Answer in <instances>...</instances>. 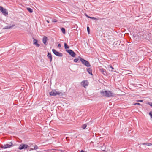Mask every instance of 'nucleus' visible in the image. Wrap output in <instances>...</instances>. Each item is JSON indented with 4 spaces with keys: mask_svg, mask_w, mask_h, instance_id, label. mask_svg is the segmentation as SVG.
I'll return each mask as SVG.
<instances>
[{
    "mask_svg": "<svg viewBox=\"0 0 152 152\" xmlns=\"http://www.w3.org/2000/svg\"><path fill=\"white\" fill-rule=\"evenodd\" d=\"M100 149L103 151H105V150L106 149V146L104 145H103L102 146H100Z\"/></svg>",
    "mask_w": 152,
    "mask_h": 152,
    "instance_id": "dca6fc26",
    "label": "nucleus"
},
{
    "mask_svg": "<svg viewBox=\"0 0 152 152\" xmlns=\"http://www.w3.org/2000/svg\"><path fill=\"white\" fill-rule=\"evenodd\" d=\"M49 94L50 96H56L57 95H62V93L59 91H56L55 90L54 91H52L49 92Z\"/></svg>",
    "mask_w": 152,
    "mask_h": 152,
    "instance_id": "7ed1b4c3",
    "label": "nucleus"
},
{
    "mask_svg": "<svg viewBox=\"0 0 152 152\" xmlns=\"http://www.w3.org/2000/svg\"><path fill=\"white\" fill-rule=\"evenodd\" d=\"M87 31L88 32V33L89 34H90V31L89 27L88 26H87Z\"/></svg>",
    "mask_w": 152,
    "mask_h": 152,
    "instance_id": "b1692460",
    "label": "nucleus"
},
{
    "mask_svg": "<svg viewBox=\"0 0 152 152\" xmlns=\"http://www.w3.org/2000/svg\"><path fill=\"white\" fill-rule=\"evenodd\" d=\"M13 146L14 145L13 144V142L11 141L10 142V144H6L4 145L2 147V148L4 149H6L8 148L11 147Z\"/></svg>",
    "mask_w": 152,
    "mask_h": 152,
    "instance_id": "0eeeda50",
    "label": "nucleus"
},
{
    "mask_svg": "<svg viewBox=\"0 0 152 152\" xmlns=\"http://www.w3.org/2000/svg\"><path fill=\"white\" fill-rule=\"evenodd\" d=\"M0 11L5 16H6L8 15V12L7 11V10L6 9L4 8L1 6H0Z\"/></svg>",
    "mask_w": 152,
    "mask_h": 152,
    "instance_id": "20e7f679",
    "label": "nucleus"
},
{
    "mask_svg": "<svg viewBox=\"0 0 152 152\" xmlns=\"http://www.w3.org/2000/svg\"><path fill=\"white\" fill-rule=\"evenodd\" d=\"M79 59V58H75L74 60V61L75 63H77L78 62Z\"/></svg>",
    "mask_w": 152,
    "mask_h": 152,
    "instance_id": "5701e85b",
    "label": "nucleus"
},
{
    "mask_svg": "<svg viewBox=\"0 0 152 152\" xmlns=\"http://www.w3.org/2000/svg\"><path fill=\"white\" fill-rule=\"evenodd\" d=\"M38 148V146L36 145H35L34 147V150H36Z\"/></svg>",
    "mask_w": 152,
    "mask_h": 152,
    "instance_id": "cd10ccee",
    "label": "nucleus"
},
{
    "mask_svg": "<svg viewBox=\"0 0 152 152\" xmlns=\"http://www.w3.org/2000/svg\"><path fill=\"white\" fill-rule=\"evenodd\" d=\"M137 101L138 102H142V100H137Z\"/></svg>",
    "mask_w": 152,
    "mask_h": 152,
    "instance_id": "2f4dec72",
    "label": "nucleus"
},
{
    "mask_svg": "<svg viewBox=\"0 0 152 152\" xmlns=\"http://www.w3.org/2000/svg\"><path fill=\"white\" fill-rule=\"evenodd\" d=\"M114 69V68L111 65H110L109 66V71L112 72L113 71V70Z\"/></svg>",
    "mask_w": 152,
    "mask_h": 152,
    "instance_id": "aec40b11",
    "label": "nucleus"
},
{
    "mask_svg": "<svg viewBox=\"0 0 152 152\" xmlns=\"http://www.w3.org/2000/svg\"><path fill=\"white\" fill-rule=\"evenodd\" d=\"M149 105H150L151 106V107H152V102H148V104Z\"/></svg>",
    "mask_w": 152,
    "mask_h": 152,
    "instance_id": "c756f323",
    "label": "nucleus"
},
{
    "mask_svg": "<svg viewBox=\"0 0 152 152\" xmlns=\"http://www.w3.org/2000/svg\"><path fill=\"white\" fill-rule=\"evenodd\" d=\"M133 105H140V104L139 103H135Z\"/></svg>",
    "mask_w": 152,
    "mask_h": 152,
    "instance_id": "c85d7f7f",
    "label": "nucleus"
},
{
    "mask_svg": "<svg viewBox=\"0 0 152 152\" xmlns=\"http://www.w3.org/2000/svg\"><path fill=\"white\" fill-rule=\"evenodd\" d=\"M86 70L89 74L92 76L93 75L92 73V70L91 68L88 67L86 68Z\"/></svg>",
    "mask_w": 152,
    "mask_h": 152,
    "instance_id": "ddd939ff",
    "label": "nucleus"
},
{
    "mask_svg": "<svg viewBox=\"0 0 152 152\" xmlns=\"http://www.w3.org/2000/svg\"><path fill=\"white\" fill-rule=\"evenodd\" d=\"M87 127V125L86 124H83L82 126L83 129H85Z\"/></svg>",
    "mask_w": 152,
    "mask_h": 152,
    "instance_id": "4be33fe9",
    "label": "nucleus"
},
{
    "mask_svg": "<svg viewBox=\"0 0 152 152\" xmlns=\"http://www.w3.org/2000/svg\"><path fill=\"white\" fill-rule=\"evenodd\" d=\"M101 95L103 96L110 97L115 96V94L109 91L102 90L100 91Z\"/></svg>",
    "mask_w": 152,
    "mask_h": 152,
    "instance_id": "f257e3e1",
    "label": "nucleus"
},
{
    "mask_svg": "<svg viewBox=\"0 0 152 152\" xmlns=\"http://www.w3.org/2000/svg\"><path fill=\"white\" fill-rule=\"evenodd\" d=\"M27 10L30 13H32L33 12V10L30 8H27Z\"/></svg>",
    "mask_w": 152,
    "mask_h": 152,
    "instance_id": "f3484780",
    "label": "nucleus"
},
{
    "mask_svg": "<svg viewBox=\"0 0 152 152\" xmlns=\"http://www.w3.org/2000/svg\"><path fill=\"white\" fill-rule=\"evenodd\" d=\"M52 51L53 53L57 56L61 57L63 56V54L62 53L57 51L54 49H53L52 50Z\"/></svg>",
    "mask_w": 152,
    "mask_h": 152,
    "instance_id": "423d86ee",
    "label": "nucleus"
},
{
    "mask_svg": "<svg viewBox=\"0 0 152 152\" xmlns=\"http://www.w3.org/2000/svg\"><path fill=\"white\" fill-rule=\"evenodd\" d=\"M100 72L104 75L106 76L107 75V73L106 70L103 68H102L100 69Z\"/></svg>",
    "mask_w": 152,
    "mask_h": 152,
    "instance_id": "f8f14e48",
    "label": "nucleus"
},
{
    "mask_svg": "<svg viewBox=\"0 0 152 152\" xmlns=\"http://www.w3.org/2000/svg\"><path fill=\"white\" fill-rule=\"evenodd\" d=\"M78 58L80 59V61L83 65L87 67L91 66V64L88 61L82 58L79 56H78Z\"/></svg>",
    "mask_w": 152,
    "mask_h": 152,
    "instance_id": "f03ea898",
    "label": "nucleus"
},
{
    "mask_svg": "<svg viewBox=\"0 0 152 152\" xmlns=\"http://www.w3.org/2000/svg\"><path fill=\"white\" fill-rule=\"evenodd\" d=\"M85 15L88 18H89V17H91L88 16V15H87L86 14H85Z\"/></svg>",
    "mask_w": 152,
    "mask_h": 152,
    "instance_id": "473e14b6",
    "label": "nucleus"
},
{
    "mask_svg": "<svg viewBox=\"0 0 152 152\" xmlns=\"http://www.w3.org/2000/svg\"><path fill=\"white\" fill-rule=\"evenodd\" d=\"M149 114L151 118L152 119V111H150L149 113Z\"/></svg>",
    "mask_w": 152,
    "mask_h": 152,
    "instance_id": "a878e982",
    "label": "nucleus"
},
{
    "mask_svg": "<svg viewBox=\"0 0 152 152\" xmlns=\"http://www.w3.org/2000/svg\"><path fill=\"white\" fill-rule=\"evenodd\" d=\"M89 18H91V19H94V20H97V19L96 18L94 17H89Z\"/></svg>",
    "mask_w": 152,
    "mask_h": 152,
    "instance_id": "bb28decb",
    "label": "nucleus"
},
{
    "mask_svg": "<svg viewBox=\"0 0 152 152\" xmlns=\"http://www.w3.org/2000/svg\"><path fill=\"white\" fill-rule=\"evenodd\" d=\"M80 152H85L83 150H81Z\"/></svg>",
    "mask_w": 152,
    "mask_h": 152,
    "instance_id": "f704fd0d",
    "label": "nucleus"
},
{
    "mask_svg": "<svg viewBox=\"0 0 152 152\" xmlns=\"http://www.w3.org/2000/svg\"><path fill=\"white\" fill-rule=\"evenodd\" d=\"M142 144V145H146L148 146H150L152 145V143H142V144Z\"/></svg>",
    "mask_w": 152,
    "mask_h": 152,
    "instance_id": "6ab92c4d",
    "label": "nucleus"
},
{
    "mask_svg": "<svg viewBox=\"0 0 152 152\" xmlns=\"http://www.w3.org/2000/svg\"><path fill=\"white\" fill-rule=\"evenodd\" d=\"M48 40V38L46 36H44L42 39L43 43L45 45H47V41Z\"/></svg>",
    "mask_w": 152,
    "mask_h": 152,
    "instance_id": "9b49d317",
    "label": "nucleus"
},
{
    "mask_svg": "<svg viewBox=\"0 0 152 152\" xmlns=\"http://www.w3.org/2000/svg\"><path fill=\"white\" fill-rule=\"evenodd\" d=\"M33 44L34 45L37 47H39L40 46V45L38 43V41L34 39V38H33Z\"/></svg>",
    "mask_w": 152,
    "mask_h": 152,
    "instance_id": "9d476101",
    "label": "nucleus"
},
{
    "mask_svg": "<svg viewBox=\"0 0 152 152\" xmlns=\"http://www.w3.org/2000/svg\"><path fill=\"white\" fill-rule=\"evenodd\" d=\"M61 30L64 34H65V30L64 28H61Z\"/></svg>",
    "mask_w": 152,
    "mask_h": 152,
    "instance_id": "412c9836",
    "label": "nucleus"
},
{
    "mask_svg": "<svg viewBox=\"0 0 152 152\" xmlns=\"http://www.w3.org/2000/svg\"><path fill=\"white\" fill-rule=\"evenodd\" d=\"M64 48L65 49H66L69 48V47L67 45V44L66 43H64Z\"/></svg>",
    "mask_w": 152,
    "mask_h": 152,
    "instance_id": "a211bd4d",
    "label": "nucleus"
},
{
    "mask_svg": "<svg viewBox=\"0 0 152 152\" xmlns=\"http://www.w3.org/2000/svg\"><path fill=\"white\" fill-rule=\"evenodd\" d=\"M61 47V45L60 44H58V48H60Z\"/></svg>",
    "mask_w": 152,
    "mask_h": 152,
    "instance_id": "7c9ffc66",
    "label": "nucleus"
},
{
    "mask_svg": "<svg viewBox=\"0 0 152 152\" xmlns=\"http://www.w3.org/2000/svg\"><path fill=\"white\" fill-rule=\"evenodd\" d=\"M52 21L53 22H56L57 21V20L55 19H53L52 20Z\"/></svg>",
    "mask_w": 152,
    "mask_h": 152,
    "instance_id": "393cba45",
    "label": "nucleus"
},
{
    "mask_svg": "<svg viewBox=\"0 0 152 152\" xmlns=\"http://www.w3.org/2000/svg\"><path fill=\"white\" fill-rule=\"evenodd\" d=\"M15 26V25H10L9 26H5L4 28V29H8L11 28H12V27H13Z\"/></svg>",
    "mask_w": 152,
    "mask_h": 152,
    "instance_id": "4468645a",
    "label": "nucleus"
},
{
    "mask_svg": "<svg viewBox=\"0 0 152 152\" xmlns=\"http://www.w3.org/2000/svg\"><path fill=\"white\" fill-rule=\"evenodd\" d=\"M46 22H47L48 23H49V22H49V20H46Z\"/></svg>",
    "mask_w": 152,
    "mask_h": 152,
    "instance_id": "72a5a7b5",
    "label": "nucleus"
},
{
    "mask_svg": "<svg viewBox=\"0 0 152 152\" xmlns=\"http://www.w3.org/2000/svg\"><path fill=\"white\" fill-rule=\"evenodd\" d=\"M66 52L72 57H75L76 55L75 53L71 49L66 50Z\"/></svg>",
    "mask_w": 152,
    "mask_h": 152,
    "instance_id": "6e6552de",
    "label": "nucleus"
},
{
    "mask_svg": "<svg viewBox=\"0 0 152 152\" xmlns=\"http://www.w3.org/2000/svg\"><path fill=\"white\" fill-rule=\"evenodd\" d=\"M81 86L86 88L88 85V82L87 80H84L81 82L80 83Z\"/></svg>",
    "mask_w": 152,
    "mask_h": 152,
    "instance_id": "1a4fd4ad",
    "label": "nucleus"
},
{
    "mask_svg": "<svg viewBox=\"0 0 152 152\" xmlns=\"http://www.w3.org/2000/svg\"><path fill=\"white\" fill-rule=\"evenodd\" d=\"M47 57L50 59V62H51L52 61V57L51 54L48 52V53Z\"/></svg>",
    "mask_w": 152,
    "mask_h": 152,
    "instance_id": "2eb2a0df",
    "label": "nucleus"
},
{
    "mask_svg": "<svg viewBox=\"0 0 152 152\" xmlns=\"http://www.w3.org/2000/svg\"><path fill=\"white\" fill-rule=\"evenodd\" d=\"M28 147V145L26 144L22 143L20 144L18 148L20 150L26 149Z\"/></svg>",
    "mask_w": 152,
    "mask_h": 152,
    "instance_id": "39448f33",
    "label": "nucleus"
}]
</instances>
